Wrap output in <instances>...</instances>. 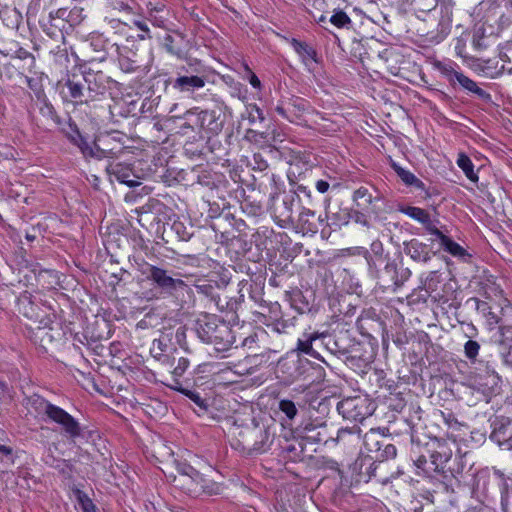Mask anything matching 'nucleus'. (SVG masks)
<instances>
[{
    "mask_svg": "<svg viewBox=\"0 0 512 512\" xmlns=\"http://www.w3.org/2000/svg\"><path fill=\"white\" fill-rule=\"evenodd\" d=\"M228 436L231 447L248 456L265 453L272 443L269 428L253 416L234 417Z\"/></svg>",
    "mask_w": 512,
    "mask_h": 512,
    "instance_id": "1",
    "label": "nucleus"
},
{
    "mask_svg": "<svg viewBox=\"0 0 512 512\" xmlns=\"http://www.w3.org/2000/svg\"><path fill=\"white\" fill-rule=\"evenodd\" d=\"M18 311L31 323L35 341L39 340L42 347L52 341V336L47 328L51 323L48 314L49 308L43 304L36 303L32 295L25 291L17 301Z\"/></svg>",
    "mask_w": 512,
    "mask_h": 512,
    "instance_id": "2",
    "label": "nucleus"
},
{
    "mask_svg": "<svg viewBox=\"0 0 512 512\" xmlns=\"http://www.w3.org/2000/svg\"><path fill=\"white\" fill-rule=\"evenodd\" d=\"M198 337L205 343L212 344L217 351H226L234 343L232 329L213 314H203L196 321Z\"/></svg>",
    "mask_w": 512,
    "mask_h": 512,
    "instance_id": "3",
    "label": "nucleus"
},
{
    "mask_svg": "<svg viewBox=\"0 0 512 512\" xmlns=\"http://www.w3.org/2000/svg\"><path fill=\"white\" fill-rule=\"evenodd\" d=\"M319 410L327 413V405L320 402L318 408L311 407L310 412L308 411L307 415L299 420L292 430L303 441L312 444H327L332 439V433L325 415H316Z\"/></svg>",
    "mask_w": 512,
    "mask_h": 512,
    "instance_id": "4",
    "label": "nucleus"
},
{
    "mask_svg": "<svg viewBox=\"0 0 512 512\" xmlns=\"http://www.w3.org/2000/svg\"><path fill=\"white\" fill-rule=\"evenodd\" d=\"M185 118L187 122L183 127L197 128L200 132L203 131L211 135L219 134L224 126V120L219 109L198 111V108H194L185 113Z\"/></svg>",
    "mask_w": 512,
    "mask_h": 512,
    "instance_id": "5",
    "label": "nucleus"
},
{
    "mask_svg": "<svg viewBox=\"0 0 512 512\" xmlns=\"http://www.w3.org/2000/svg\"><path fill=\"white\" fill-rule=\"evenodd\" d=\"M470 386L482 393L486 398L499 394L501 390V377L487 364L484 371L475 372L469 378Z\"/></svg>",
    "mask_w": 512,
    "mask_h": 512,
    "instance_id": "6",
    "label": "nucleus"
},
{
    "mask_svg": "<svg viewBox=\"0 0 512 512\" xmlns=\"http://www.w3.org/2000/svg\"><path fill=\"white\" fill-rule=\"evenodd\" d=\"M337 411L344 419L362 422L371 415V403L361 396L348 397L337 404Z\"/></svg>",
    "mask_w": 512,
    "mask_h": 512,
    "instance_id": "7",
    "label": "nucleus"
},
{
    "mask_svg": "<svg viewBox=\"0 0 512 512\" xmlns=\"http://www.w3.org/2000/svg\"><path fill=\"white\" fill-rule=\"evenodd\" d=\"M83 80L86 84L87 95L90 100L98 95H103L111 89L116 82L102 71H95L91 68L84 69L82 72Z\"/></svg>",
    "mask_w": 512,
    "mask_h": 512,
    "instance_id": "8",
    "label": "nucleus"
},
{
    "mask_svg": "<svg viewBox=\"0 0 512 512\" xmlns=\"http://www.w3.org/2000/svg\"><path fill=\"white\" fill-rule=\"evenodd\" d=\"M47 419L59 425L64 435L69 439L75 440L82 435L79 422L59 406L54 405L50 408Z\"/></svg>",
    "mask_w": 512,
    "mask_h": 512,
    "instance_id": "9",
    "label": "nucleus"
},
{
    "mask_svg": "<svg viewBox=\"0 0 512 512\" xmlns=\"http://www.w3.org/2000/svg\"><path fill=\"white\" fill-rule=\"evenodd\" d=\"M143 273L147 275V279L151 280L157 287L168 293L179 289L183 290L188 287L182 279L171 277L166 270L157 266L148 265L147 270Z\"/></svg>",
    "mask_w": 512,
    "mask_h": 512,
    "instance_id": "10",
    "label": "nucleus"
},
{
    "mask_svg": "<svg viewBox=\"0 0 512 512\" xmlns=\"http://www.w3.org/2000/svg\"><path fill=\"white\" fill-rule=\"evenodd\" d=\"M311 407H314L312 404H300L295 403L294 401L284 398L280 399L278 402V411L283 415L282 420L286 425L293 427L296 426L299 422L298 420H302L308 413L310 412Z\"/></svg>",
    "mask_w": 512,
    "mask_h": 512,
    "instance_id": "11",
    "label": "nucleus"
},
{
    "mask_svg": "<svg viewBox=\"0 0 512 512\" xmlns=\"http://www.w3.org/2000/svg\"><path fill=\"white\" fill-rule=\"evenodd\" d=\"M57 86L61 88L60 93L65 101L83 103L90 100L87 91L85 92L84 85L76 78V75L58 81Z\"/></svg>",
    "mask_w": 512,
    "mask_h": 512,
    "instance_id": "12",
    "label": "nucleus"
},
{
    "mask_svg": "<svg viewBox=\"0 0 512 512\" xmlns=\"http://www.w3.org/2000/svg\"><path fill=\"white\" fill-rule=\"evenodd\" d=\"M490 439L507 450H512V419L496 417L492 424Z\"/></svg>",
    "mask_w": 512,
    "mask_h": 512,
    "instance_id": "13",
    "label": "nucleus"
},
{
    "mask_svg": "<svg viewBox=\"0 0 512 512\" xmlns=\"http://www.w3.org/2000/svg\"><path fill=\"white\" fill-rule=\"evenodd\" d=\"M123 144L114 134H106L96 138V159L116 158L123 152Z\"/></svg>",
    "mask_w": 512,
    "mask_h": 512,
    "instance_id": "14",
    "label": "nucleus"
},
{
    "mask_svg": "<svg viewBox=\"0 0 512 512\" xmlns=\"http://www.w3.org/2000/svg\"><path fill=\"white\" fill-rule=\"evenodd\" d=\"M307 108V101L302 98L295 97L289 100L287 107L278 105L276 106L275 111L290 122L300 124L303 114Z\"/></svg>",
    "mask_w": 512,
    "mask_h": 512,
    "instance_id": "15",
    "label": "nucleus"
},
{
    "mask_svg": "<svg viewBox=\"0 0 512 512\" xmlns=\"http://www.w3.org/2000/svg\"><path fill=\"white\" fill-rule=\"evenodd\" d=\"M116 45L115 43L111 44L103 34L93 33L87 39L85 49L87 52H89V50L94 52V54L91 55L92 61H103L107 57L108 50L116 48Z\"/></svg>",
    "mask_w": 512,
    "mask_h": 512,
    "instance_id": "16",
    "label": "nucleus"
},
{
    "mask_svg": "<svg viewBox=\"0 0 512 512\" xmlns=\"http://www.w3.org/2000/svg\"><path fill=\"white\" fill-rule=\"evenodd\" d=\"M347 333L340 332L339 334L332 337L326 332H322V345L331 354L338 357L347 356L350 353V345L347 344Z\"/></svg>",
    "mask_w": 512,
    "mask_h": 512,
    "instance_id": "17",
    "label": "nucleus"
},
{
    "mask_svg": "<svg viewBox=\"0 0 512 512\" xmlns=\"http://www.w3.org/2000/svg\"><path fill=\"white\" fill-rule=\"evenodd\" d=\"M106 170L111 177H114L122 184H126L128 187H135L140 184V182L137 180L138 177L129 164L110 163Z\"/></svg>",
    "mask_w": 512,
    "mask_h": 512,
    "instance_id": "18",
    "label": "nucleus"
},
{
    "mask_svg": "<svg viewBox=\"0 0 512 512\" xmlns=\"http://www.w3.org/2000/svg\"><path fill=\"white\" fill-rule=\"evenodd\" d=\"M318 341L322 342V333L316 331L310 333L305 332L297 341L296 351L324 361L320 353L314 347V344L317 345Z\"/></svg>",
    "mask_w": 512,
    "mask_h": 512,
    "instance_id": "19",
    "label": "nucleus"
},
{
    "mask_svg": "<svg viewBox=\"0 0 512 512\" xmlns=\"http://www.w3.org/2000/svg\"><path fill=\"white\" fill-rule=\"evenodd\" d=\"M330 440L342 444L347 449L356 450L361 443L360 428H342L338 430L336 437L332 436Z\"/></svg>",
    "mask_w": 512,
    "mask_h": 512,
    "instance_id": "20",
    "label": "nucleus"
},
{
    "mask_svg": "<svg viewBox=\"0 0 512 512\" xmlns=\"http://www.w3.org/2000/svg\"><path fill=\"white\" fill-rule=\"evenodd\" d=\"M115 50L118 54L119 66L123 72L133 73L141 67L136 53L129 50L126 46L116 45Z\"/></svg>",
    "mask_w": 512,
    "mask_h": 512,
    "instance_id": "21",
    "label": "nucleus"
},
{
    "mask_svg": "<svg viewBox=\"0 0 512 512\" xmlns=\"http://www.w3.org/2000/svg\"><path fill=\"white\" fill-rule=\"evenodd\" d=\"M404 252L412 260L417 262H428L431 259V253L427 244L417 239L404 242Z\"/></svg>",
    "mask_w": 512,
    "mask_h": 512,
    "instance_id": "22",
    "label": "nucleus"
},
{
    "mask_svg": "<svg viewBox=\"0 0 512 512\" xmlns=\"http://www.w3.org/2000/svg\"><path fill=\"white\" fill-rule=\"evenodd\" d=\"M172 87L179 92H194L205 86L206 79L198 75L178 76L172 82Z\"/></svg>",
    "mask_w": 512,
    "mask_h": 512,
    "instance_id": "23",
    "label": "nucleus"
},
{
    "mask_svg": "<svg viewBox=\"0 0 512 512\" xmlns=\"http://www.w3.org/2000/svg\"><path fill=\"white\" fill-rule=\"evenodd\" d=\"M148 19L156 27L164 28L168 20V9L163 1H150L147 4Z\"/></svg>",
    "mask_w": 512,
    "mask_h": 512,
    "instance_id": "24",
    "label": "nucleus"
},
{
    "mask_svg": "<svg viewBox=\"0 0 512 512\" xmlns=\"http://www.w3.org/2000/svg\"><path fill=\"white\" fill-rule=\"evenodd\" d=\"M193 478L188 476H174L173 483L174 486L183 490L185 493L188 494H196L201 489L204 488L203 486V478L201 474H198V477L192 475Z\"/></svg>",
    "mask_w": 512,
    "mask_h": 512,
    "instance_id": "25",
    "label": "nucleus"
},
{
    "mask_svg": "<svg viewBox=\"0 0 512 512\" xmlns=\"http://www.w3.org/2000/svg\"><path fill=\"white\" fill-rule=\"evenodd\" d=\"M401 212L423 224L425 229L432 235H434L435 230H438L436 225L431 220L430 214L425 209L414 206H407L402 208Z\"/></svg>",
    "mask_w": 512,
    "mask_h": 512,
    "instance_id": "26",
    "label": "nucleus"
},
{
    "mask_svg": "<svg viewBox=\"0 0 512 512\" xmlns=\"http://www.w3.org/2000/svg\"><path fill=\"white\" fill-rule=\"evenodd\" d=\"M130 17L114 15V13L105 14L104 22L108 29L114 31L115 34L127 35L132 26L129 23Z\"/></svg>",
    "mask_w": 512,
    "mask_h": 512,
    "instance_id": "27",
    "label": "nucleus"
},
{
    "mask_svg": "<svg viewBox=\"0 0 512 512\" xmlns=\"http://www.w3.org/2000/svg\"><path fill=\"white\" fill-rule=\"evenodd\" d=\"M135 2L133 0H108L106 14L114 13V15L131 17L135 14Z\"/></svg>",
    "mask_w": 512,
    "mask_h": 512,
    "instance_id": "28",
    "label": "nucleus"
},
{
    "mask_svg": "<svg viewBox=\"0 0 512 512\" xmlns=\"http://www.w3.org/2000/svg\"><path fill=\"white\" fill-rule=\"evenodd\" d=\"M434 236L439 239L440 244L444 250L450 253L452 256L463 258L467 255L466 250L462 246L453 241L450 237L443 234L439 229L434 231Z\"/></svg>",
    "mask_w": 512,
    "mask_h": 512,
    "instance_id": "29",
    "label": "nucleus"
},
{
    "mask_svg": "<svg viewBox=\"0 0 512 512\" xmlns=\"http://www.w3.org/2000/svg\"><path fill=\"white\" fill-rule=\"evenodd\" d=\"M70 139L80 149L85 158H96V139L93 143H88L77 129L75 130V134L70 136Z\"/></svg>",
    "mask_w": 512,
    "mask_h": 512,
    "instance_id": "30",
    "label": "nucleus"
},
{
    "mask_svg": "<svg viewBox=\"0 0 512 512\" xmlns=\"http://www.w3.org/2000/svg\"><path fill=\"white\" fill-rule=\"evenodd\" d=\"M392 168L396 172L397 176L409 186H414L417 189H424V183L418 179L413 173L408 170H405L400 165L395 162L391 164Z\"/></svg>",
    "mask_w": 512,
    "mask_h": 512,
    "instance_id": "31",
    "label": "nucleus"
},
{
    "mask_svg": "<svg viewBox=\"0 0 512 512\" xmlns=\"http://www.w3.org/2000/svg\"><path fill=\"white\" fill-rule=\"evenodd\" d=\"M386 441L387 439L384 436H380L376 432H370L365 435L363 442L368 452L376 453L377 455L380 454L384 442Z\"/></svg>",
    "mask_w": 512,
    "mask_h": 512,
    "instance_id": "32",
    "label": "nucleus"
},
{
    "mask_svg": "<svg viewBox=\"0 0 512 512\" xmlns=\"http://www.w3.org/2000/svg\"><path fill=\"white\" fill-rule=\"evenodd\" d=\"M385 271L387 273L393 274L392 278L395 289L401 287L404 284V282L407 281L411 276V271L408 268H404L400 272H398L395 263H387L385 266Z\"/></svg>",
    "mask_w": 512,
    "mask_h": 512,
    "instance_id": "33",
    "label": "nucleus"
},
{
    "mask_svg": "<svg viewBox=\"0 0 512 512\" xmlns=\"http://www.w3.org/2000/svg\"><path fill=\"white\" fill-rule=\"evenodd\" d=\"M27 405H30L37 413L44 414L46 416L49 413L50 408L54 406V404L36 394L27 399Z\"/></svg>",
    "mask_w": 512,
    "mask_h": 512,
    "instance_id": "34",
    "label": "nucleus"
},
{
    "mask_svg": "<svg viewBox=\"0 0 512 512\" xmlns=\"http://www.w3.org/2000/svg\"><path fill=\"white\" fill-rule=\"evenodd\" d=\"M450 455L447 453L434 452L430 456L429 467L431 472L444 473L446 463L448 462Z\"/></svg>",
    "mask_w": 512,
    "mask_h": 512,
    "instance_id": "35",
    "label": "nucleus"
},
{
    "mask_svg": "<svg viewBox=\"0 0 512 512\" xmlns=\"http://www.w3.org/2000/svg\"><path fill=\"white\" fill-rule=\"evenodd\" d=\"M457 165L459 166V168L462 169V171L465 173L466 177L472 181V182H477L478 181V175L477 173L474 172V165L471 161V159L461 153L459 154L458 156V159H457Z\"/></svg>",
    "mask_w": 512,
    "mask_h": 512,
    "instance_id": "36",
    "label": "nucleus"
},
{
    "mask_svg": "<svg viewBox=\"0 0 512 512\" xmlns=\"http://www.w3.org/2000/svg\"><path fill=\"white\" fill-rule=\"evenodd\" d=\"M291 44L294 50L303 58V60L311 59L316 61V51L307 43L293 38Z\"/></svg>",
    "mask_w": 512,
    "mask_h": 512,
    "instance_id": "37",
    "label": "nucleus"
},
{
    "mask_svg": "<svg viewBox=\"0 0 512 512\" xmlns=\"http://www.w3.org/2000/svg\"><path fill=\"white\" fill-rule=\"evenodd\" d=\"M353 201L356 203L357 207L365 210L372 203V195L367 188L360 187L354 191Z\"/></svg>",
    "mask_w": 512,
    "mask_h": 512,
    "instance_id": "38",
    "label": "nucleus"
},
{
    "mask_svg": "<svg viewBox=\"0 0 512 512\" xmlns=\"http://www.w3.org/2000/svg\"><path fill=\"white\" fill-rule=\"evenodd\" d=\"M350 220L363 226H369L367 216L362 211L343 209V224H347Z\"/></svg>",
    "mask_w": 512,
    "mask_h": 512,
    "instance_id": "39",
    "label": "nucleus"
},
{
    "mask_svg": "<svg viewBox=\"0 0 512 512\" xmlns=\"http://www.w3.org/2000/svg\"><path fill=\"white\" fill-rule=\"evenodd\" d=\"M367 458H364L362 461H366ZM372 460V457H368V461H369V467L367 469V475H368V478L371 479V478H378V481L385 484L388 482L389 478L388 477H382L380 475H378L377 473V470L378 469H382L384 468L385 465H383V463H380V460H374V461H371Z\"/></svg>",
    "mask_w": 512,
    "mask_h": 512,
    "instance_id": "40",
    "label": "nucleus"
},
{
    "mask_svg": "<svg viewBox=\"0 0 512 512\" xmlns=\"http://www.w3.org/2000/svg\"><path fill=\"white\" fill-rule=\"evenodd\" d=\"M510 312H512V308H510ZM500 340L499 343L501 345H506L508 347L512 346V321L509 319L505 320V323L499 327Z\"/></svg>",
    "mask_w": 512,
    "mask_h": 512,
    "instance_id": "41",
    "label": "nucleus"
},
{
    "mask_svg": "<svg viewBox=\"0 0 512 512\" xmlns=\"http://www.w3.org/2000/svg\"><path fill=\"white\" fill-rule=\"evenodd\" d=\"M40 113L44 117L53 121L55 124L59 125L61 123V119L58 116L54 106L47 100L46 97H44L42 100V106L40 107Z\"/></svg>",
    "mask_w": 512,
    "mask_h": 512,
    "instance_id": "42",
    "label": "nucleus"
},
{
    "mask_svg": "<svg viewBox=\"0 0 512 512\" xmlns=\"http://www.w3.org/2000/svg\"><path fill=\"white\" fill-rule=\"evenodd\" d=\"M171 230L175 232V234L178 236L179 240L181 241H188L192 238L193 232L192 226L186 227L182 222L175 221L173 222L171 226Z\"/></svg>",
    "mask_w": 512,
    "mask_h": 512,
    "instance_id": "43",
    "label": "nucleus"
},
{
    "mask_svg": "<svg viewBox=\"0 0 512 512\" xmlns=\"http://www.w3.org/2000/svg\"><path fill=\"white\" fill-rule=\"evenodd\" d=\"M163 46L168 53L176 55L177 57H182L183 51L181 46L172 35L167 34L164 36Z\"/></svg>",
    "mask_w": 512,
    "mask_h": 512,
    "instance_id": "44",
    "label": "nucleus"
},
{
    "mask_svg": "<svg viewBox=\"0 0 512 512\" xmlns=\"http://www.w3.org/2000/svg\"><path fill=\"white\" fill-rule=\"evenodd\" d=\"M480 351V344L474 340H468L464 344V355L471 362L475 363Z\"/></svg>",
    "mask_w": 512,
    "mask_h": 512,
    "instance_id": "45",
    "label": "nucleus"
},
{
    "mask_svg": "<svg viewBox=\"0 0 512 512\" xmlns=\"http://www.w3.org/2000/svg\"><path fill=\"white\" fill-rule=\"evenodd\" d=\"M330 22L338 28H348L351 25V19L342 10L335 12L331 16Z\"/></svg>",
    "mask_w": 512,
    "mask_h": 512,
    "instance_id": "46",
    "label": "nucleus"
},
{
    "mask_svg": "<svg viewBox=\"0 0 512 512\" xmlns=\"http://www.w3.org/2000/svg\"><path fill=\"white\" fill-rule=\"evenodd\" d=\"M396 454H397L396 447L393 444L388 443L386 441V442H384V445L382 447L380 454H377L375 456V459L380 460V463H383L385 460L393 459L396 456Z\"/></svg>",
    "mask_w": 512,
    "mask_h": 512,
    "instance_id": "47",
    "label": "nucleus"
},
{
    "mask_svg": "<svg viewBox=\"0 0 512 512\" xmlns=\"http://www.w3.org/2000/svg\"><path fill=\"white\" fill-rule=\"evenodd\" d=\"M53 21H56L54 18V12H50L46 18L40 20V26L42 27L43 31L50 37L57 36V31L54 29Z\"/></svg>",
    "mask_w": 512,
    "mask_h": 512,
    "instance_id": "48",
    "label": "nucleus"
},
{
    "mask_svg": "<svg viewBox=\"0 0 512 512\" xmlns=\"http://www.w3.org/2000/svg\"><path fill=\"white\" fill-rule=\"evenodd\" d=\"M77 499L83 512H96V506L92 500L80 490L77 491Z\"/></svg>",
    "mask_w": 512,
    "mask_h": 512,
    "instance_id": "49",
    "label": "nucleus"
},
{
    "mask_svg": "<svg viewBox=\"0 0 512 512\" xmlns=\"http://www.w3.org/2000/svg\"><path fill=\"white\" fill-rule=\"evenodd\" d=\"M183 394L187 396L191 401H193L200 409L204 411L207 410L208 404L206 400L203 399L198 392L187 389L183 391Z\"/></svg>",
    "mask_w": 512,
    "mask_h": 512,
    "instance_id": "50",
    "label": "nucleus"
},
{
    "mask_svg": "<svg viewBox=\"0 0 512 512\" xmlns=\"http://www.w3.org/2000/svg\"><path fill=\"white\" fill-rule=\"evenodd\" d=\"M130 25L137 27L142 33L138 35V38L140 40H145L148 38H151L150 36V29L145 21L137 20V19H130L129 21Z\"/></svg>",
    "mask_w": 512,
    "mask_h": 512,
    "instance_id": "51",
    "label": "nucleus"
},
{
    "mask_svg": "<svg viewBox=\"0 0 512 512\" xmlns=\"http://www.w3.org/2000/svg\"><path fill=\"white\" fill-rule=\"evenodd\" d=\"M485 35L483 29H477L474 31L472 44L476 50H484L487 48V44L484 41Z\"/></svg>",
    "mask_w": 512,
    "mask_h": 512,
    "instance_id": "52",
    "label": "nucleus"
},
{
    "mask_svg": "<svg viewBox=\"0 0 512 512\" xmlns=\"http://www.w3.org/2000/svg\"><path fill=\"white\" fill-rule=\"evenodd\" d=\"M15 57L20 60L26 61L27 67L29 69H31L35 66V57L30 52L25 50L24 48H19L15 52Z\"/></svg>",
    "mask_w": 512,
    "mask_h": 512,
    "instance_id": "53",
    "label": "nucleus"
},
{
    "mask_svg": "<svg viewBox=\"0 0 512 512\" xmlns=\"http://www.w3.org/2000/svg\"><path fill=\"white\" fill-rule=\"evenodd\" d=\"M177 472L178 474L176 476H188L192 477V475L198 477V474H200L196 469H194L191 465L187 463H179L177 465Z\"/></svg>",
    "mask_w": 512,
    "mask_h": 512,
    "instance_id": "54",
    "label": "nucleus"
},
{
    "mask_svg": "<svg viewBox=\"0 0 512 512\" xmlns=\"http://www.w3.org/2000/svg\"><path fill=\"white\" fill-rule=\"evenodd\" d=\"M439 70L443 75L446 76L448 81L452 84H454L458 80L460 72L455 71L451 66L446 65H438Z\"/></svg>",
    "mask_w": 512,
    "mask_h": 512,
    "instance_id": "55",
    "label": "nucleus"
},
{
    "mask_svg": "<svg viewBox=\"0 0 512 512\" xmlns=\"http://www.w3.org/2000/svg\"><path fill=\"white\" fill-rule=\"evenodd\" d=\"M83 9L74 7L70 10V15L68 19V24L70 26L77 25L82 22L84 19Z\"/></svg>",
    "mask_w": 512,
    "mask_h": 512,
    "instance_id": "56",
    "label": "nucleus"
},
{
    "mask_svg": "<svg viewBox=\"0 0 512 512\" xmlns=\"http://www.w3.org/2000/svg\"><path fill=\"white\" fill-rule=\"evenodd\" d=\"M456 82H458L464 89L472 93L477 86V83L475 81H473L472 79H470L469 77L462 73L459 74L458 80Z\"/></svg>",
    "mask_w": 512,
    "mask_h": 512,
    "instance_id": "57",
    "label": "nucleus"
},
{
    "mask_svg": "<svg viewBox=\"0 0 512 512\" xmlns=\"http://www.w3.org/2000/svg\"><path fill=\"white\" fill-rule=\"evenodd\" d=\"M470 301L475 303L476 310L480 312L483 316L491 314V307L485 301H482L478 298H471Z\"/></svg>",
    "mask_w": 512,
    "mask_h": 512,
    "instance_id": "58",
    "label": "nucleus"
},
{
    "mask_svg": "<svg viewBox=\"0 0 512 512\" xmlns=\"http://www.w3.org/2000/svg\"><path fill=\"white\" fill-rule=\"evenodd\" d=\"M441 416L449 427L457 428L461 425L451 411H441Z\"/></svg>",
    "mask_w": 512,
    "mask_h": 512,
    "instance_id": "59",
    "label": "nucleus"
},
{
    "mask_svg": "<svg viewBox=\"0 0 512 512\" xmlns=\"http://www.w3.org/2000/svg\"><path fill=\"white\" fill-rule=\"evenodd\" d=\"M188 366H189V360L187 358L180 357L178 360L177 366L173 370V375L182 376L183 373L188 368Z\"/></svg>",
    "mask_w": 512,
    "mask_h": 512,
    "instance_id": "60",
    "label": "nucleus"
},
{
    "mask_svg": "<svg viewBox=\"0 0 512 512\" xmlns=\"http://www.w3.org/2000/svg\"><path fill=\"white\" fill-rule=\"evenodd\" d=\"M69 15L70 10H68L67 8H59L54 12L55 20L58 22H62L64 24L68 23Z\"/></svg>",
    "mask_w": 512,
    "mask_h": 512,
    "instance_id": "61",
    "label": "nucleus"
},
{
    "mask_svg": "<svg viewBox=\"0 0 512 512\" xmlns=\"http://www.w3.org/2000/svg\"><path fill=\"white\" fill-rule=\"evenodd\" d=\"M178 377H179V376H175V375H173V374H172V376H171V382L166 383V385H167L169 388H171V389H173V390H176V391H178V392H180V393H182V394H183V391L187 390V388H184V387L182 386V384H181V382L179 381Z\"/></svg>",
    "mask_w": 512,
    "mask_h": 512,
    "instance_id": "62",
    "label": "nucleus"
},
{
    "mask_svg": "<svg viewBox=\"0 0 512 512\" xmlns=\"http://www.w3.org/2000/svg\"><path fill=\"white\" fill-rule=\"evenodd\" d=\"M178 377H179V376H175V375H173V374H172V376H171V382L166 383V385H167L169 388H171V389H173V390H176V391H178V392H180V393H182V394H183V391L187 390V388H184V387L182 386V384H181V382L179 381Z\"/></svg>",
    "mask_w": 512,
    "mask_h": 512,
    "instance_id": "63",
    "label": "nucleus"
},
{
    "mask_svg": "<svg viewBox=\"0 0 512 512\" xmlns=\"http://www.w3.org/2000/svg\"><path fill=\"white\" fill-rule=\"evenodd\" d=\"M415 465L417 468L422 469L425 473L429 474L431 473V469L429 467V461L426 459L425 456L421 455L415 460Z\"/></svg>",
    "mask_w": 512,
    "mask_h": 512,
    "instance_id": "64",
    "label": "nucleus"
}]
</instances>
